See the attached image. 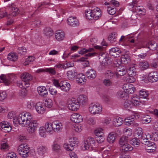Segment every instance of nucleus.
I'll return each mask as SVG.
<instances>
[{
	"instance_id": "1",
	"label": "nucleus",
	"mask_w": 158,
	"mask_h": 158,
	"mask_svg": "<svg viewBox=\"0 0 158 158\" xmlns=\"http://www.w3.org/2000/svg\"><path fill=\"white\" fill-rule=\"evenodd\" d=\"M32 116L29 112H24L19 114V115L14 119V122H18L22 127H27V131L29 134L35 132L39 127V123L36 120H32Z\"/></svg>"
},
{
	"instance_id": "2",
	"label": "nucleus",
	"mask_w": 158,
	"mask_h": 158,
	"mask_svg": "<svg viewBox=\"0 0 158 158\" xmlns=\"http://www.w3.org/2000/svg\"><path fill=\"white\" fill-rule=\"evenodd\" d=\"M99 143L97 139L96 141L93 138L88 137L83 140L82 149L83 150H88L90 147L92 150L94 152L98 150Z\"/></svg>"
},
{
	"instance_id": "3",
	"label": "nucleus",
	"mask_w": 158,
	"mask_h": 158,
	"mask_svg": "<svg viewBox=\"0 0 158 158\" xmlns=\"http://www.w3.org/2000/svg\"><path fill=\"white\" fill-rule=\"evenodd\" d=\"M120 149L122 152L125 153L132 151L133 148L129 143L128 137L125 136H122L119 141Z\"/></svg>"
},
{
	"instance_id": "4",
	"label": "nucleus",
	"mask_w": 158,
	"mask_h": 158,
	"mask_svg": "<svg viewBox=\"0 0 158 158\" xmlns=\"http://www.w3.org/2000/svg\"><path fill=\"white\" fill-rule=\"evenodd\" d=\"M20 78L23 81V82L18 84V85L21 88L23 89V90L26 93V89L29 87V82L32 80V76L29 73L24 72L21 75Z\"/></svg>"
},
{
	"instance_id": "5",
	"label": "nucleus",
	"mask_w": 158,
	"mask_h": 158,
	"mask_svg": "<svg viewBox=\"0 0 158 158\" xmlns=\"http://www.w3.org/2000/svg\"><path fill=\"white\" fill-rule=\"evenodd\" d=\"M109 60V56L105 52V48L99 46V62L102 70L104 69L105 67L108 66L107 61Z\"/></svg>"
},
{
	"instance_id": "6",
	"label": "nucleus",
	"mask_w": 158,
	"mask_h": 158,
	"mask_svg": "<svg viewBox=\"0 0 158 158\" xmlns=\"http://www.w3.org/2000/svg\"><path fill=\"white\" fill-rule=\"evenodd\" d=\"M85 16L86 19H93L96 20L99 19V9L96 6H94L91 10L88 9L85 11Z\"/></svg>"
},
{
	"instance_id": "7",
	"label": "nucleus",
	"mask_w": 158,
	"mask_h": 158,
	"mask_svg": "<svg viewBox=\"0 0 158 158\" xmlns=\"http://www.w3.org/2000/svg\"><path fill=\"white\" fill-rule=\"evenodd\" d=\"M52 82L55 86L63 91L67 92L70 89L71 85L70 83L66 81H62L59 83L58 80L54 79Z\"/></svg>"
},
{
	"instance_id": "8",
	"label": "nucleus",
	"mask_w": 158,
	"mask_h": 158,
	"mask_svg": "<svg viewBox=\"0 0 158 158\" xmlns=\"http://www.w3.org/2000/svg\"><path fill=\"white\" fill-rule=\"evenodd\" d=\"M68 109L69 110L76 111L80 108V103L78 101L73 98H68L66 102Z\"/></svg>"
},
{
	"instance_id": "9",
	"label": "nucleus",
	"mask_w": 158,
	"mask_h": 158,
	"mask_svg": "<svg viewBox=\"0 0 158 158\" xmlns=\"http://www.w3.org/2000/svg\"><path fill=\"white\" fill-rule=\"evenodd\" d=\"M29 150V147L23 144H20L17 149L19 154L23 158H27L28 157Z\"/></svg>"
},
{
	"instance_id": "10",
	"label": "nucleus",
	"mask_w": 158,
	"mask_h": 158,
	"mask_svg": "<svg viewBox=\"0 0 158 158\" xmlns=\"http://www.w3.org/2000/svg\"><path fill=\"white\" fill-rule=\"evenodd\" d=\"M35 109L36 112L40 114H44L46 110V108L44 103L41 102H39L36 103Z\"/></svg>"
},
{
	"instance_id": "11",
	"label": "nucleus",
	"mask_w": 158,
	"mask_h": 158,
	"mask_svg": "<svg viewBox=\"0 0 158 158\" xmlns=\"http://www.w3.org/2000/svg\"><path fill=\"white\" fill-rule=\"evenodd\" d=\"M54 36L56 41L58 42H61L65 39V33L63 31L61 30H58L55 31Z\"/></svg>"
},
{
	"instance_id": "12",
	"label": "nucleus",
	"mask_w": 158,
	"mask_h": 158,
	"mask_svg": "<svg viewBox=\"0 0 158 158\" xmlns=\"http://www.w3.org/2000/svg\"><path fill=\"white\" fill-rule=\"evenodd\" d=\"M141 143L143 144L147 145L148 146H151L152 145L154 144V143L151 142L149 141V139H151V137L150 135L144 134L143 136L140 139Z\"/></svg>"
},
{
	"instance_id": "13",
	"label": "nucleus",
	"mask_w": 158,
	"mask_h": 158,
	"mask_svg": "<svg viewBox=\"0 0 158 158\" xmlns=\"http://www.w3.org/2000/svg\"><path fill=\"white\" fill-rule=\"evenodd\" d=\"M70 120L75 123H80L83 121V118L81 115L79 113H74L70 116Z\"/></svg>"
},
{
	"instance_id": "14",
	"label": "nucleus",
	"mask_w": 158,
	"mask_h": 158,
	"mask_svg": "<svg viewBox=\"0 0 158 158\" xmlns=\"http://www.w3.org/2000/svg\"><path fill=\"white\" fill-rule=\"evenodd\" d=\"M0 127L2 131L5 133L10 132L11 128L9 123L6 121H3L0 123Z\"/></svg>"
},
{
	"instance_id": "15",
	"label": "nucleus",
	"mask_w": 158,
	"mask_h": 158,
	"mask_svg": "<svg viewBox=\"0 0 158 158\" xmlns=\"http://www.w3.org/2000/svg\"><path fill=\"white\" fill-rule=\"evenodd\" d=\"M89 111L91 114L95 115L99 113V104L97 103L90 104L89 107Z\"/></svg>"
},
{
	"instance_id": "16",
	"label": "nucleus",
	"mask_w": 158,
	"mask_h": 158,
	"mask_svg": "<svg viewBox=\"0 0 158 158\" xmlns=\"http://www.w3.org/2000/svg\"><path fill=\"white\" fill-rule=\"evenodd\" d=\"M157 44L153 41H150L148 43H143L142 45L143 48H148L152 50H154L156 49Z\"/></svg>"
},
{
	"instance_id": "17",
	"label": "nucleus",
	"mask_w": 158,
	"mask_h": 158,
	"mask_svg": "<svg viewBox=\"0 0 158 158\" xmlns=\"http://www.w3.org/2000/svg\"><path fill=\"white\" fill-rule=\"evenodd\" d=\"M148 81L151 82H155L158 81V72L153 71L150 72L148 76Z\"/></svg>"
},
{
	"instance_id": "18",
	"label": "nucleus",
	"mask_w": 158,
	"mask_h": 158,
	"mask_svg": "<svg viewBox=\"0 0 158 158\" xmlns=\"http://www.w3.org/2000/svg\"><path fill=\"white\" fill-rule=\"evenodd\" d=\"M68 24L72 27H75L79 24V22L77 19L74 16L69 17L67 20Z\"/></svg>"
},
{
	"instance_id": "19",
	"label": "nucleus",
	"mask_w": 158,
	"mask_h": 158,
	"mask_svg": "<svg viewBox=\"0 0 158 158\" xmlns=\"http://www.w3.org/2000/svg\"><path fill=\"white\" fill-rule=\"evenodd\" d=\"M123 89L127 94L133 93L135 89L133 85L129 83L124 84L123 86Z\"/></svg>"
},
{
	"instance_id": "20",
	"label": "nucleus",
	"mask_w": 158,
	"mask_h": 158,
	"mask_svg": "<svg viewBox=\"0 0 158 158\" xmlns=\"http://www.w3.org/2000/svg\"><path fill=\"white\" fill-rule=\"evenodd\" d=\"M12 77L11 75H4L2 74L0 76V79L6 85H8L10 84L11 82Z\"/></svg>"
},
{
	"instance_id": "21",
	"label": "nucleus",
	"mask_w": 158,
	"mask_h": 158,
	"mask_svg": "<svg viewBox=\"0 0 158 158\" xmlns=\"http://www.w3.org/2000/svg\"><path fill=\"white\" fill-rule=\"evenodd\" d=\"M38 154L40 156H44L47 152V148L45 146L40 145L38 146L36 149Z\"/></svg>"
},
{
	"instance_id": "22",
	"label": "nucleus",
	"mask_w": 158,
	"mask_h": 158,
	"mask_svg": "<svg viewBox=\"0 0 158 158\" xmlns=\"http://www.w3.org/2000/svg\"><path fill=\"white\" fill-rule=\"evenodd\" d=\"M53 132H58L62 129V124L59 121H55L52 122Z\"/></svg>"
},
{
	"instance_id": "23",
	"label": "nucleus",
	"mask_w": 158,
	"mask_h": 158,
	"mask_svg": "<svg viewBox=\"0 0 158 158\" xmlns=\"http://www.w3.org/2000/svg\"><path fill=\"white\" fill-rule=\"evenodd\" d=\"M44 127L46 132L48 134L52 135L54 133L52 122H46Z\"/></svg>"
},
{
	"instance_id": "24",
	"label": "nucleus",
	"mask_w": 158,
	"mask_h": 158,
	"mask_svg": "<svg viewBox=\"0 0 158 158\" xmlns=\"http://www.w3.org/2000/svg\"><path fill=\"white\" fill-rule=\"evenodd\" d=\"M121 53V50L118 48H113L110 49L109 54L112 56L117 57L119 56Z\"/></svg>"
},
{
	"instance_id": "25",
	"label": "nucleus",
	"mask_w": 158,
	"mask_h": 158,
	"mask_svg": "<svg viewBox=\"0 0 158 158\" xmlns=\"http://www.w3.org/2000/svg\"><path fill=\"white\" fill-rule=\"evenodd\" d=\"M93 50L92 48H90L87 50L85 48H83L78 52V53L82 55H85L87 56H94V53H90Z\"/></svg>"
},
{
	"instance_id": "26",
	"label": "nucleus",
	"mask_w": 158,
	"mask_h": 158,
	"mask_svg": "<svg viewBox=\"0 0 158 158\" xmlns=\"http://www.w3.org/2000/svg\"><path fill=\"white\" fill-rule=\"evenodd\" d=\"M76 81L79 84H83L86 81V78L84 74L80 73L77 75Z\"/></svg>"
},
{
	"instance_id": "27",
	"label": "nucleus",
	"mask_w": 158,
	"mask_h": 158,
	"mask_svg": "<svg viewBox=\"0 0 158 158\" xmlns=\"http://www.w3.org/2000/svg\"><path fill=\"white\" fill-rule=\"evenodd\" d=\"M127 70L125 67L120 65L116 69V74L118 77V76H123L125 75Z\"/></svg>"
},
{
	"instance_id": "28",
	"label": "nucleus",
	"mask_w": 158,
	"mask_h": 158,
	"mask_svg": "<svg viewBox=\"0 0 158 158\" xmlns=\"http://www.w3.org/2000/svg\"><path fill=\"white\" fill-rule=\"evenodd\" d=\"M107 67H105L104 70H102V67H100V69L106 77L108 79H111L113 76V73L111 70L107 69Z\"/></svg>"
},
{
	"instance_id": "29",
	"label": "nucleus",
	"mask_w": 158,
	"mask_h": 158,
	"mask_svg": "<svg viewBox=\"0 0 158 158\" xmlns=\"http://www.w3.org/2000/svg\"><path fill=\"white\" fill-rule=\"evenodd\" d=\"M85 74L87 78L90 79L94 78L96 76V72L92 69H88L86 72Z\"/></svg>"
},
{
	"instance_id": "30",
	"label": "nucleus",
	"mask_w": 158,
	"mask_h": 158,
	"mask_svg": "<svg viewBox=\"0 0 158 158\" xmlns=\"http://www.w3.org/2000/svg\"><path fill=\"white\" fill-rule=\"evenodd\" d=\"M37 90L38 94L41 96H44L48 94L47 90L44 86H39L37 88Z\"/></svg>"
},
{
	"instance_id": "31",
	"label": "nucleus",
	"mask_w": 158,
	"mask_h": 158,
	"mask_svg": "<svg viewBox=\"0 0 158 158\" xmlns=\"http://www.w3.org/2000/svg\"><path fill=\"white\" fill-rule=\"evenodd\" d=\"M52 149L53 152L57 153L60 151L61 146L58 142L54 141L52 145Z\"/></svg>"
},
{
	"instance_id": "32",
	"label": "nucleus",
	"mask_w": 158,
	"mask_h": 158,
	"mask_svg": "<svg viewBox=\"0 0 158 158\" xmlns=\"http://www.w3.org/2000/svg\"><path fill=\"white\" fill-rule=\"evenodd\" d=\"M77 74L76 70H70L67 72V77L68 79L70 80H73Z\"/></svg>"
},
{
	"instance_id": "33",
	"label": "nucleus",
	"mask_w": 158,
	"mask_h": 158,
	"mask_svg": "<svg viewBox=\"0 0 158 158\" xmlns=\"http://www.w3.org/2000/svg\"><path fill=\"white\" fill-rule=\"evenodd\" d=\"M7 59L8 60L12 61H15L18 59V56L16 53L11 52L7 56Z\"/></svg>"
},
{
	"instance_id": "34",
	"label": "nucleus",
	"mask_w": 158,
	"mask_h": 158,
	"mask_svg": "<svg viewBox=\"0 0 158 158\" xmlns=\"http://www.w3.org/2000/svg\"><path fill=\"white\" fill-rule=\"evenodd\" d=\"M116 95L118 98L124 100L127 99L128 97V94L125 91H119L117 92Z\"/></svg>"
},
{
	"instance_id": "35",
	"label": "nucleus",
	"mask_w": 158,
	"mask_h": 158,
	"mask_svg": "<svg viewBox=\"0 0 158 158\" xmlns=\"http://www.w3.org/2000/svg\"><path fill=\"white\" fill-rule=\"evenodd\" d=\"M63 147L64 149L67 151H72L74 149L73 145L70 143L69 141L65 143L63 145Z\"/></svg>"
},
{
	"instance_id": "36",
	"label": "nucleus",
	"mask_w": 158,
	"mask_h": 158,
	"mask_svg": "<svg viewBox=\"0 0 158 158\" xmlns=\"http://www.w3.org/2000/svg\"><path fill=\"white\" fill-rule=\"evenodd\" d=\"M139 65L141 69L143 70L148 69L149 67L148 63L146 60L140 62L139 63Z\"/></svg>"
},
{
	"instance_id": "37",
	"label": "nucleus",
	"mask_w": 158,
	"mask_h": 158,
	"mask_svg": "<svg viewBox=\"0 0 158 158\" xmlns=\"http://www.w3.org/2000/svg\"><path fill=\"white\" fill-rule=\"evenodd\" d=\"M135 134V135L136 136V137H138V139H140L144 135L142 129L139 127H137L136 129Z\"/></svg>"
},
{
	"instance_id": "38",
	"label": "nucleus",
	"mask_w": 158,
	"mask_h": 158,
	"mask_svg": "<svg viewBox=\"0 0 158 158\" xmlns=\"http://www.w3.org/2000/svg\"><path fill=\"white\" fill-rule=\"evenodd\" d=\"M121 59L124 64H128L130 61V57L127 54L122 55Z\"/></svg>"
},
{
	"instance_id": "39",
	"label": "nucleus",
	"mask_w": 158,
	"mask_h": 158,
	"mask_svg": "<svg viewBox=\"0 0 158 158\" xmlns=\"http://www.w3.org/2000/svg\"><path fill=\"white\" fill-rule=\"evenodd\" d=\"M115 134L114 132L110 133L109 135L107 140L110 143H113L115 139Z\"/></svg>"
},
{
	"instance_id": "40",
	"label": "nucleus",
	"mask_w": 158,
	"mask_h": 158,
	"mask_svg": "<svg viewBox=\"0 0 158 158\" xmlns=\"http://www.w3.org/2000/svg\"><path fill=\"white\" fill-rule=\"evenodd\" d=\"M46 131L45 130L44 127L41 126L39 129V135L43 138L46 137Z\"/></svg>"
},
{
	"instance_id": "41",
	"label": "nucleus",
	"mask_w": 158,
	"mask_h": 158,
	"mask_svg": "<svg viewBox=\"0 0 158 158\" xmlns=\"http://www.w3.org/2000/svg\"><path fill=\"white\" fill-rule=\"evenodd\" d=\"M140 139L137 137L133 138L130 141V143L132 145L135 147H137L140 144Z\"/></svg>"
},
{
	"instance_id": "42",
	"label": "nucleus",
	"mask_w": 158,
	"mask_h": 158,
	"mask_svg": "<svg viewBox=\"0 0 158 158\" xmlns=\"http://www.w3.org/2000/svg\"><path fill=\"white\" fill-rule=\"evenodd\" d=\"M55 13H56V16L58 17H60L64 13V10L60 7H57L56 9L55 10Z\"/></svg>"
},
{
	"instance_id": "43",
	"label": "nucleus",
	"mask_w": 158,
	"mask_h": 158,
	"mask_svg": "<svg viewBox=\"0 0 158 158\" xmlns=\"http://www.w3.org/2000/svg\"><path fill=\"white\" fill-rule=\"evenodd\" d=\"M19 114L16 116V113L14 111H11L10 112H9L8 114V117L9 118L11 119L12 118H13V122L15 124H17L18 123H19L18 122H14V119L15 118H16V117H17L19 116Z\"/></svg>"
},
{
	"instance_id": "44",
	"label": "nucleus",
	"mask_w": 158,
	"mask_h": 158,
	"mask_svg": "<svg viewBox=\"0 0 158 158\" xmlns=\"http://www.w3.org/2000/svg\"><path fill=\"white\" fill-rule=\"evenodd\" d=\"M127 73L129 75L135 76L136 75V71L135 68L134 67H130L127 70Z\"/></svg>"
},
{
	"instance_id": "45",
	"label": "nucleus",
	"mask_w": 158,
	"mask_h": 158,
	"mask_svg": "<svg viewBox=\"0 0 158 158\" xmlns=\"http://www.w3.org/2000/svg\"><path fill=\"white\" fill-rule=\"evenodd\" d=\"M11 9V12L10 14L12 15L13 16H15L17 15L19 12L18 9L15 6H14L13 5L10 7Z\"/></svg>"
},
{
	"instance_id": "46",
	"label": "nucleus",
	"mask_w": 158,
	"mask_h": 158,
	"mask_svg": "<svg viewBox=\"0 0 158 158\" xmlns=\"http://www.w3.org/2000/svg\"><path fill=\"white\" fill-rule=\"evenodd\" d=\"M79 62L81 63V64L84 67H85L88 66L89 65V62L87 60L86 58L82 57L80 58Z\"/></svg>"
},
{
	"instance_id": "47",
	"label": "nucleus",
	"mask_w": 158,
	"mask_h": 158,
	"mask_svg": "<svg viewBox=\"0 0 158 158\" xmlns=\"http://www.w3.org/2000/svg\"><path fill=\"white\" fill-rule=\"evenodd\" d=\"M79 55L77 54H73L70 56V59L74 62H79L80 60V58L79 59Z\"/></svg>"
},
{
	"instance_id": "48",
	"label": "nucleus",
	"mask_w": 158,
	"mask_h": 158,
	"mask_svg": "<svg viewBox=\"0 0 158 158\" xmlns=\"http://www.w3.org/2000/svg\"><path fill=\"white\" fill-rule=\"evenodd\" d=\"M44 105L45 107L48 108H51L53 104V101L52 99L48 98L45 100Z\"/></svg>"
},
{
	"instance_id": "49",
	"label": "nucleus",
	"mask_w": 158,
	"mask_h": 158,
	"mask_svg": "<svg viewBox=\"0 0 158 158\" xmlns=\"http://www.w3.org/2000/svg\"><path fill=\"white\" fill-rule=\"evenodd\" d=\"M132 102L130 100H127L126 101L123 105V106L124 108L127 110H130V109L132 107Z\"/></svg>"
},
{
	"instance_id": "50",
	"label": "nucleus",
	"mask_w": 158,
	"mask_h": 158,
	"mask_svg": "<svg viewBox=\"0 0 158 158\" xmlns=\"http://www.w3.org/2000/svg\"><path fill=\"white\" fill-rule=\"evenodd\" d=\"M134 120V119L133 118L129 117L125 119L124 123L126 125L131 126Z\"/></svg>"
},
{
	"instance_id": "51",
	"label": "nucleus",
	"mask_w": 158,
	"mask_h": 158,
	"mask_svg": "<svg viewBox=\"0 0 158 158\" xmlns=\"http://www.w3.org/2000/svg\"><path fill=\"white\" fill-rule=\"evenodd\" d=\"M148 95V92L144 89L141 90L139 92V99L140 98H145Z\"/></svg>"
},
{
	"instance_id": "52",
	"label": "nucleus",
	"mask_w": 158,
	"mask_h": 158,
	"mask_svg": "<svg viewBox=\"0 0 158 158\" xmlns=\"http://www.w3.org/2000/svg\"><path fill=\"white\" fill-rule=\"evenodd\" d=\"M35 104L33 101H28L27 103V108L29 110H32L34 108Z\"/></svg>"
},
{
	"instance_id": "53",
	"label": "nucleus",
	"mask_w": 158,
	"mask_h": 158,
	"mask_svg": "<svg viewBox=\"0 0 158 158\" xmlns=\"http://www.w3.org/2000/svg\"><path fill=\"white\" fill-rule=\"evenodd\" d=\"M69 142L70 143L73 145V147L76 145H77L79 143V141L78 139L75 137L69 139Z\"/></svg>"
},
{
	"instance_id": "54",
	"label": "nucleus",
	"mask_w": 158,
	"mask_h": 158,
	"mask_svg": "<svg viewBox=\"0 0 158 158\" xmlns=\"http://www.w3.org/2000/svg\"><path fill=\"white\" fill-rule=\"evenodd\" d=\"M142 121L143 123H149L151 121L150 116L148 115L145 116L142 118Z\"/></svg>"
},
{
	"instance_id": "55",
	"label": "nucleus",
	"mask_w": 158,
	"mask_h": 158,
	"mask_svg": "<svg viewBox=\"0 0 158 158\" xmlns=\"http://www.w3.org/2000/svg\"><path fill=\"white\" fill-rule=\"evenodd\" d=\"M83 128L82 126L80 124L75 125L73 128V129L76 132H81Z\"/></svg>"
},
{
	"instance_id": "56",
	"label": "nucleus",
	"mask_w": 158,
	"mask_h": 158,
	"mask_svg": "<svg viewBox=\"0 0 158 158\" xmlns=\"http://www.w3.org/2000/svg\"><path fill=\"white\" fill-rule=\"evenodd\" d=\"M116 37L114 33H111L108 37V40L110 43H113L116 41Z\"/></svg>"
},
{
	"instance_id": "57",
	"label": "nucleus",
	"mask_w": 158,
	"mask_h": 158,
	"mask_svg": "<svg viewBox=\"0 0 158 158\" xmlns=\"http://www.w3.org/2000/svg\"><path fill=\"white\" fill-rule=\"evenodd\" d=\"M35 57L33 56H29L26 59L24 62V64L27 65L29 64L30 62L34 60Z\"/></svg>"
},
{
	"instance_id": "58",
	"label": "nucleus",
	"mask_w": 158,
	"mask_h": 158,
	"mask_svg": "<svg viewBox=\"0 0 158 158\" xmlns=\"http://www.w3.org/2000/svg\"><path fill=\"white\" fill-rule=\"evenodd\" d=\"M17 140L21 142L25 141L27 139V137L23 134L18 135L17 137Z\"/></svg>"
},
{
	"instance_id": "59",
	"label": "nucleus",
	"mask_w": 158,
	"mask_h": 158,
	"mask_svg": "<svg viewBox=\"0 0 158 158\" xmlns=\"http://www.w3.org/2000/svg\"><path fill=\"white\" fill-rule=\"evenodd\" d=\"M45 72H48L49 73L53 75H55L56 73V71L55 70V69L54 68H46L45 69Z\"/></svg>"
},
{
	"instance_id": "60",
	"label": "nucleus",
	"mask_w": 158,
	"mask_h": 158,
	"mask_svg": "<svg viewBox=\"0 0 158 158\" xmlns=\"http://www.w3.org/2000/svg\"><path fill=\"white\" fill-rule=\"evenodd\" d=\"M133 76L129 75L126 77V80L127 82L129 83L134 82L135 81V78L133 77Z\"/></svg>"
},
{
	"instance_id": "61",
	"label": "nucleus",
	"mask_w": 158,
	"mask_h": 158,
	"mask_svg": "<svg viewBox=\"0 0 158 158\" xmlns=\"http://www.w3.org/2000/svg\"><path fill=\"white\" fill-rule=\"evenodd\" d=\"M107 11L109 14L111 15H113L116 13L115 9L110 7H108Z\"/></svg>"
},
{
	"instance_id": "62",
	"label": "nucleus",
	"mask_w": 158,
	"mask_h": 158,
	"mask_svg": "<svg viewBox=\"0 0 158 158\" xmlns=\"http://www.w3.org/2000/svg\"><path fill=\"white\" fill-rule=\"evenodd\" d=\"M6 158H18V157L15 153L10 152L6 155Z\"/></svg>"
},
{
	"instance_id": "63",
	"label": "nucleus",
	"mask_w": 158,
	"mask_h": 158,
	"mask_svg": "<svg viewBox=\"0 0 158 158\" xmlns=\"http://www.w3.org/2000/svg\"><path fill=\"white\" fill-rule=\"evenodd\" d=\"M18 52L21 54L27 52V49L24 47H19L17 50Z\"/></svg>"
},
{
	"instance_id": "64",
	"label": "nucleus",
	"mask_w": 158,
	"mask_h": 158,
	"mask_svg": "<svg viewBox=\"0 0 158 158\" xmlns=\"http://www.w3.org/2000/svg\"><path fill=\"white\" fill-rule=\"evenodd\" d=\"M115 120L116 122L115 123L116 124L117 126H120L122 124L123 121L122 118L120 117L116 118Z\"/></svg>"
}]
</instances>
